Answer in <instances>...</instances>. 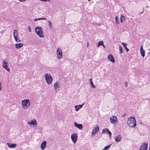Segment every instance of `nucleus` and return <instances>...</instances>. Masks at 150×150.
<instances>
[{"instance_id":"nucleus-1","label":"nucleus","mask_w":150,"mask_h":150,"mask_svg":"<svg viewBox=\"0 0 150 150\" xmlns=\"http://www.w3.org/2000/svg\"><path fill=\"white\" fill-rule=\"evenodd\" d=\"M127 123L128 126L131 127H135L137 125L135 118L134 117H128L127 120Z\"/></svg>"},{"instance_id":"nucleus-2","label":"nucleus","mask_w":150,"mask_h":150,"mask_svg":"<svg viewBox=\"0 0 150 150\" xmlns=\"http://www.w3.org/2000/svg\"><path fill=\"white\" fill-rule=\"evenodd\" d=\"M35 30L37 35L40 37L43 38V29L40 26H37L35 28Z\"/></svg>"},{"instance_id":"nucleus-3","label":"nucleus","mask_w":150,"mask_h":150,"mask_svg":"<svg viewBox=\"0 0 150 150\" xmlns=\"http://www.w3.org/2000/svg\"><path fill=\"white\" fill-rule=\"evenodd\" d=\"M30 102L28 99H25L22 101V105L23 108H27L30 105Z\"/></svg>"},{"instance_id":"nucleus-4","label":"nucleus","mask_w":150,"mask_h":150,"mask_svg":"<svg viewBox=\"0 0 150 150\" xmlns=\"http://www.w3.org/2000/svg\"><path fill=\"white\" fill-rule=\"evenodd\" d=\"M57 55L58 59H61L62 57V52L61 48L60 47H58L57 50Z\"/></svg>"},{"instance_id":"nucleus-5","label":"nucleus","mask_w":150,"mask_h":150,"mask_svg":"<svg viewBox=\"0 0 150 150\" xmlns=\"http://www.w3.org/2000/svg\"><path fill=\"white\" fill-rule=\"evenodd\" d=\"M45 76V80L48 84H51L52 81V78L51 76Z\"/></svg>"},{"instance_id":"nucleus-6","label":"nucleus","mask_w":150,"mask_h":150,"mask_svg":"<svg viewBox=\"0 0 150 150\" xmlns=\"http://www.w3.org/2000/svg\"><path fill=\"white\" fill-rule=\"evenodd\" d=\"M13 36L16 42H19L21 41L18 38L17 31L16 30H15L14 31Z\"/></svg>"},{"instance_id":"nucleus-7","label":"nucleus","mask_w":150,"mask_h":150,"mask_svg":"<svg viewBox=\"0 0 150 150\" xmlns=\"http://www.w3.org/2000/svg\"><path fill=\"white\" fill-rule=\"evenodd\" d=\"M148 143L147 142L143 143L141 146L139 150H147Z\"/></svg>"},{"instance_id":"nucleus-8","label":"nucleus","mask_w":150,"mask_h":150,"mask_svg":"<svg viewBox=\"0 0 150 150\" xmlns=\"http://www.w3.org/2000/svg\"><path fill=\"white\" fill-rule=\"evenodd\" d=\"M110 120V122L112 123H117V117L115 115H113L111 117Z\"/></svg>"},{"instance_id":"nucleus-9","label":"nucleus","mask_w":150,"mask_h":150,"mask_svg":"<svg viewBox=\"0 0 150 150\" xmlns=\"http://www.w3.org/2000/svg\"><path fill=\"white\" fill-rule=\"evenodd\" d=\"M78 136L76 134H73L71 135V138L74 143L76 142L77 141Z\"/></svg>"},{"instance_id":"nucleus-10","label":"nucleus","mask_w":150,"mask_h":150,"mask_svg":"<svg viewBox=\"0 0 150 150\" xmlns=\"http://www.w3.org/2000/svg\"><path fill=\"white\" fill-rule=\"evenodd\" d=\"M8 63L6 61H4L3 62V67L8 71H10V69L7 66Z\"/></svg>"},{"instance_id":"nucleus-11","label":"nucleus","mask_w":150,"mask_h":150,"mask_svg":"<svg viewBox=\"0 0 150 150\" xmlns=\"http://www.w3.org/2000/svg\"><path fill=\"white\" fill-rule=\"evenodd\" d=\"M99 130V128L98 125H97L96 126V127H94L93 129L92 133L93 134H96V133L98 132Z\"/></svg>"},{"instance_id":"nucleus-12","label":"nucleus","mask_w":150,"mask_h":150,"mask_svg":"<svg viewBox=\"0 0 150 150\" xmlns=\"http://www.w3.org/2000/svg\"><path fill=\"white\" fill-rule=\"evenodd\" d=\"M102 133H108L109 135V136L111 138L112 135V134L110 132L109 130L108 129H104L102 131Z\"/></svg>"},{"instance_id":"nucleus-13","label":"nucleus","mask_w":150,"mask_h":150,"mask_svg":"<svg viewBox=\"0 0 150 150\" xmlns=\"http://www.w3.org/2000/svg\"><path fill=\"white\" fill-rule=\"evenodd\" d=\"M108 59L109 61L112 63L114 62L115 59L112 54H109L108 57Z\"/></svg>"},{"instance_id":"nucleus-14","label":"nucleus","mask_w":150,"mask_h":150,"mask_svg":"<svg viewBox=\"0 0 150 150\" xmlns=\"http://www.w3.org/2000/svg\"><path fill=\"white\" fill-rule=\"evenodd\" d=\"M28 124L29 125H33L34 126L37 125V122L35 119H33L30 122H28Z\"/></svg>"},{"instance_id":"nucleus-15","label":"nucleus","mask_w":150,"mask_h":150,"mask_svg":"<svg viewBox=\"0 0 150 150\" xmlns=\"http://www.w3.org/2000/svg\"><path fill=\"white\" fill-rule=\"evenodd\" d=\"M75 126L80 129H82V125L81 124H79L77 123L76 122L74 123Z\"/></svg>"},{"instance_id":"nucleus-16","label":"nucleus","mask_w":150,"mask_h":150,"mask_svg":"<svg viewBox=\"0 0 150 150\" xmlns=\"http://www.w3.org/2000/svg\"><path fill=\"white\" fill-rule=\"evenodd\" d=\"M46 142L45 141H43L41 145V149L42 150L44 149L45 148L46 146Z\"/></svg>"},{"instance_id":"nucleus-17","label":"nucleus","mask_w":150,"mask_h":150,"mask_svg":"<svg viewBox=\"0 0 150 150\" xmlns=\"http://www.w3.org/2000/svg\"><path fill=\"white\" fill-rule=\"evenodd\" d=\"M140 50L141 55L142 57H144L145 56V50L143 49L142 45L141 47Z\"/></svg>"},{"instance_id":"nucleus-18","label":"nucleus","mask_w":150,"mask_h":150,"mask_svg":"<svg viewBox=\"0 0 150 150\" xmlns=\"http://www.w3.org/2000/svg\"><path fill=\"white\" fill-rule=\"evenodd\" d=\"M84 104V103H83L82 105H76L75 106V108L76 110V111H78V110L80 108H81L82 106Z\"/></svg>"},{"instance_id":"nucleus-19","label":"nucleus","mask_w":150,"mask_h":150,"mask_svg":"<svg viewBox=\"0 0 150 150\" xmlns=\"http://www.w3.org/2000/svg\"><path fill=\"white\" fill-rule=\"evenodd\" d=\"M121 139H122L121 136L120 135H119L115 137V140L117 142H119L121 140Z\"/></svg>"},{"instance_id":"nucleus-20","label":"nucleus","mask_w":150,"mask_h":150,"mask_svg":"<svg viewBox=\"0 0 150 150\" xmlns=\"http://www.w3.org/2000/svg\"><path fill=\"white\" fill-rule=\"evenodd\" d=\"M23 45L21 43H16L15 44V46L18 49L22 47Z\"/></svg>"},{"instance_id":"nucleus-21","label":"nucleus","mask_w":150,"mask_h":150,"mask_svg":"<svg viewBox=\"0 0 150 150\" xmlns=\"http://www.w3.org/2000/svg\"><path fill=\"white\" fill-rule=\"evenodd\" d=\"M7 144L8 146L10 148H15L16 147V144H10L9 143H7Z\"/></svg>"},{"instance_id":"nucleus-22","label":"nucleus","mask_w":150,"mask_h":150,"mask_svg":"<svg viewBox=\"0 0 150 150\" xmlns=\"http://www.w3.org/2000/svg\"><path fill=\"white\" fill-rule=\"evenodd\" d=\"M122 45H123V47H124L125 48V49H126V51L127 52H128L129 51V49L127 48V45L126 43H125L123 42H122Z\"/></svg>"},{"instance_id":"nucleus-23","label":"nucleus","mask_w":150,"mask_h":150,"mask_svg":"<svg viewBox=\"0 0 150 150\" xmlns=\"http://www.w3.org/2000/svg\"><path fill=\"white\" fill-rule=\"evenodd\" d=\"M125 19V16L122 15H121V17H120L121 22L122 23L124 21Z\"/></svg>"},{"instance_id":"nucleus-24","label":"nucleus","mask_w":150,"mask_h":150,"mask_svg":"<svg viewBox=\"0 0 150 150\" xmlns=\"http://www.w3.org/2000/svg\"><path fill=\"white\" fill-rule=\"evenodd\" d=\"M103 41H100L98 43V47H99L100 46L103 45Z\"/></svg>"},{"instance_id":"nucleus-25","label":"nucleus","mask_w":150,"mask_h":150,"mask_svg":"<svg viewBox=\"0 0 150 150\" xmlns=\"http://www.w3.org/2000/svg\"><path fill=\"white\" fill-rule=\"evenodd\" d=\"M41 19L47 20V19L46 18H34V21H36L38 20H41Z\"/></svg>"},{"instance_id":"nucleus-26","label":"nucleus","mask_w":150,"mask_h":150,"mask_svg":"<svg viewBox=\"0 0 150 150\" xmlns=\"http://www.w3.org/2000/svg\"><path fill=\"white\" fill-rule=\"evenodd\" d=\"M89 81L90 82L91 85L92 86V88H94L95 87V86L93 84V83L92 81V80L91 79H89Z\"/></svg>"},{"instance_id":"nucleus-27","label":"nucleus","mask_w":150,"mask_h":150,"mask_svg":"<svg viewBox=\"0 0 150 150\" xmlns=\"http://www.w3.org/2000/svg\"><path fill=\"white\" fill-rule=\"evenodd\" d=\"M119 50H120V53L121 54H122L123 52V50H122V47L120 45L119 46Z\"/></svg>"},{"instance_id":"nucleus-28","label":"nucleus","mask_w":150,"mask_h":150,"mask_svg":"<svg viewBox=\"0 0 150 150\" xmlns=\"http://www.w3.org/2000/svg\"><path fill=\"white\" fill-rule=\"evenodd\" d=\"M59 84L57 83H55L54 84V87L55 89L59 87Z\"/></svg>"},{"instance_id":"nucleus-29","label":"nucleus","mask_w":150,"mask_h":150,"mask_svg":"<svg viewBox=\"0 0 150 150\" xmlns=\"http://www.w3.org/2000/svg\"><path fill=\"white\" fill-rule=\"evenodd\" d=\"M110 147V145H109L108 146H105L103 150H106L108 149H109Z\"/></svg>"},{"instance_id":"nucleus-30","label":"nucleus","mask_w":150,"mask_h":150,"mask_svg":"<svg viewBox=\"0 0 150 150\" xmlns=\"http://www.w3.org/2000/svg\"><path fill=\"white\" fill-rule=\"evenodd\" d=\"M115 21L117 23H118L119 22L118 21V18L117 16L115 17Z\"/></svg>"},{"instance_id":"nucleus-31","label":"nucleus","mask_w":150,"mask_h":150,"mask_svg":"<svg viewBox=\"0 0 150 150\" xmlns=\"http://www.w3.org/2000/svg\"><path fill=\"white\" fill-rule=\"evenodd\" d=\"M49 25L50 27L52 28V25L51 22L50 21H48Z\"/></svg>"},{"instance_id":"nucleus-32","label":"nucleus","mask_w":150,"mask_h":150,"mask_svg":"<svg viewBox=\"0 0 150 150\" xmlns=\"http://www.w3.org/2000/svg\"><path fill=\"white\" fill-rule=\"evenodd\" d=\"M28 29L29 31L30 32H31V27L30 26H28Z\"/></svg>"},{"instance_id":"nucleus-33","label":"nucleus","mask_w":150,"mask_h":150,"mask_svg":"<svg viewBox=\"0 0 150 150\" xmlns=\"http://www.w3.org/2000/svg\"><path fill=\"white\" fill-rule=\"evenodd\" d=\"M125 86H126V87H127V86H128V84H127V82H126L125 83Z\"/></svg>"},{"instance_id":"nucleus-34","label":"nucleus","mask_w":150,"mask_h":150,"mask_svg":"<svg viewBox=\"0 0 150 150\" xmlns=\"http://www.w3.org/2000/svg\"><path fill=\"white\" fill-rule=\"evenodd\" d=\"M40 1H50V0H40Z\"/></svg>"},{"instance_id":"nucleus-35","label":"nucleus","mask_w":150,"mask_h":150,"mask_svg":"<svg viewBox=\"0 0 150 150\" xmlns=\"http://www.w3.org/2000/svg\"><path fill=\"white\" fill-rule=\"evenodd\" d=\"M20 2H23L25 1L26 0H18Z\"/></svg>"},{"instance_id":"nucleus-36","label":"nucleus","mask_w":150,"mask_h":150,"mask_svg":"<svg viewBox=\"0 0 150 150\" xmlns=\"http://www.w3.org/2000/svg\"><path fill=\"white\" fill-rule=\"evenodd\" d=\"M45 75H49L48 74H46ZM49 75H50V74H49Z\"/></svg>"},{"instance_id":"nucleus-37","label":"nucleus","mask_w":150,"mask_h":150,"mask_svg":"<svg viewBox=\"0 0 150 150\" xmlns=\"http://www.w3.org/2000/svg\"><path fill=\"white\" fill-rule=\"evenodd\" d=\"M103 47H104V48H105V46L103 45Z\"/></svg>"},{"instance_id":"nucleus-38","label":"nucleus","mask_w":150,"mask_h":150,"mask_svg":"<svg viewBox=\"0 0 150 150\" xmlns=\"http://www.w3.org/2000/svg\"><path fill=\"white\" fill-rule=\"evenodd\" d=\"M149 150H150V145L149 146Z\"/></svg>"},{"instance_id":"nucleus-39","label":"nucleus","mask_w":150,"mask_h":150,"mask_svg":"<svg viewBox=\"0 0 150 150\" xmlns=\"http://www.w3.org/2000/svg\"><path fill=\"white\" fill-rule=\"evenodd\" d=\"M91 0H88V1H90Z\"/></svg>"},{"instance_id":"nucleus-40","label":"nucleus","mask_w":150,"mask_h":150,"mask_svg":"<svg viewBox=\"0 0 150 150\" xmlns=\"http://www.w3.org/2000/svg\"><path fill=\"white\" fill-rule=\"evenodd\" d=\"M144 11H143L142 12V13H143Z\"/></svg>"}]
</instances>
